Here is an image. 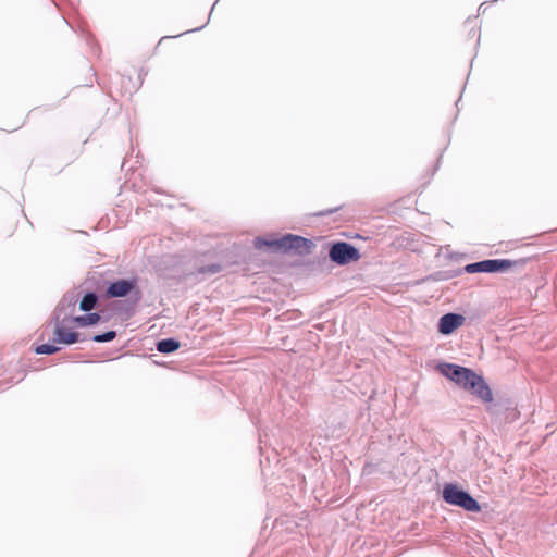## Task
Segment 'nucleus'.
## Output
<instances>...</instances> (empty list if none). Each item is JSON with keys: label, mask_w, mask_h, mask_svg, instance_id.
Wrapping results in <instances>:
<instances>
[{"label": "nucleus", "mask_w": 557, "mask_h": 557, "mask_svg": "<svg viewBox=\"0 0 557 557\" xmlns=\"http://www.w3.org/2000/svg\"><path fill=\"white\" fill-rule=\"evenodd\" d=\"M438 372L458 386L471 391L485 403L493 400L492 392L484 379L469 368L454 363L442 362L437 366Z\"/></svg>", "instance_id": "obj_1"}, {"label": "nucleus", "mask_w": 557, "mask_h": 557, "mask_svg": "<svg viewBox=\"0 0 557 557\" xmlns=\"http://www.w3.org/2000/svg\"><path fill=\"white\" fill-rule=\"evenodd\" d=\"M442 496L447 504L461 507L467 511L479 512L481 510L479 503L456 484H446L443 487Z\"/></svg>", "instance_id": "obj_2"}, {"label": "nucleus", "mask_w": 557, "mask_h": 557, "mask_svg": "<svg viewBox=\"0 0 557 557\" xmlns=\"http://www.w3.org/2000/svg\"><path fill=\"white\" fill-rule=\"evenodd\" d=\"M330 259L339 265L348 264L360 259L359 250L346 242L333 244L329 250Z\"/></svg>", "instance_id": "obj_3"}, {"label": "nucleus", "mask_w": 557, "mask_h": 557, "mask_svg": "<svg viewBox=\"0 0 557 557\" xmlns=\"http://www.w3.org/2000/svg\"><path fill=\"white\" fill-rule=\"evenodd\" d=\"M313 244L305 237L286 234L281 236V253L290 252L299 256H306L311 252Z\"/></svg>", "instance_id": "obj_4"}, {"label": "nucleus", "mask_w": 557, "mask_h": 557, "mask_svg": "<svg viewBox=\"0 0 557 557\" xmlns=\"http://www.w3.org/2000/svg\"><path fill=\"white\" fill-rule=\"evenodd\" d=\"M511 267V261L505 259H488L474 263L467 264L465 271L467 273H494L503 272Z\"/></svg>", "instance_id": "obj_5"}, {"label": "nucleus", "mask_w": 557, "mask_h": 557, "mask_svg": "<svg viewBox=\"0 0 557 557\" xmlns=\"http://www.w3.org/2000/svg\"><path fill=\"white\" fill-rule=\"evenodd\" d=\"M70 319H63L58 322L53 331V341L59 344L71 345L78 342V333L73 331Z\"/></svg>", "instance_id": "obj_6"}, {"label": "nucleus", "mask_w": 557, "mask_h": 557, "mask_svg": "<svg viewBox=\"0 0 557 557\" xmlns=\"http://www.w3.org/2000/svg\"><path fill=\"white\" fill-rule=\"evenodd\" d=\"M465 317L458 313H446L440 318L438 332L449 335L465 323Z\"/></svg>", "instance_id": "obj_7"}, {"label": "nucleus", "mask_w": 557, "mask_h": 557, "mask_svg": "<svg viewBox=\"0 0 557 557\" xmlns=\"http://www.w3.org/2000/svg\"><path fill=\"white\" fill-rule=\"evenodd\" d=\"M136 280H119L107 288L108 297H124L136 288Z\"/></svg>", "instance_id": "obj_8"}, {"label": "nucleus", "mask_w": 557, "mask_h": 557, "mask_svg": "<svg viewBox=\"0 0 557 557\" xmlns=\"http://www.w3.org/2000/svg\"><path fill=\"white\" fill-rule=\"evenodd\" d=\"M100 321V314L98 313H88L85 315H79L70 319V322H73L74 324L78 326H88L97 324Z\"/></svg>", "instance_id": "obj_9"}, {"label": "nucleus", "mask_w": 557, "mask_h": 557, "mask_svg": "<svg viewBox=\"0 0 557 557\" xmlns=\"http://www.w3.org/2000/svg\"><path fill=\"white\" fill-rule=\"evenodd\" d=\"M180 348V343L174 338H166L158 342L157 349L162 354L174 352Z\"/></svg>", "instance_id": "obj_10"}, {"label": "nucleus", "mask_w": 557, "mask_h": 557, "mask_svg": "<svg viewBox=\"0 0 557 557\" xmlns=\"http://www.w3.org/2000/svg\"><path fill=\"white\" fill-rule=\"evenodd\" d=\"M255 247L257 249H270V250H277L278 249V239L272 238V239H263L260 237H257L255 239Z\"/></svg>", "instance_id": "obj_11"}, {"label": "nucleus", "mask_w": 557, "mask_h": 557, "mask_svg": "<svg viewBox=\"0 0 557 557\" xmlns=\"http://www.w3.org/2000/svg\"><path fill=\"white\" fill-rule=\"evenodd\" d=\"M97 300H98V298H97L96 294H94V293L86 294L83 297V299L81 300V304H79L81 310L90 311L91 309L95 308Z\"/></svg>", "instance_id": "obj_12"}, {"label": "nucleus", "mask_w": 557, "mask_h": 557, "mask_svg": "<svg viewBox=\"0 0 557 557\" xmlns=\"http://www.w3.org/2000/svg\"><path fill=\"white\" fill-rule=\"evenodd\" d=\"M59 350V347L50 344H42L36 347L35 352L38 355H52Z\"/></svg>", "instance_id": "obj_13"}, {"label": "nucleus", "mask_w": 557, "mask_h": 557, "mask_svg": "<svg viewBox=\"0 0 557 557\" xmlns=\"http://www.w3.org/2000/svg\"><path fill=\"white\" fill-rule=\"evenodd\" d=\"M115 336H116V333L114 331H109L103 334L96 335L94 337V341L98 342V343L110 342V341L114 339Z\"/></svg>", "instance_id": "obj_14"}, {"label": "nucleus", "mask_w": 557, "mask_h": 557, "mask_svg": "<svg viewBox=\"0 0 557 557\" xmlns=\"http://www.w3.org/2000/svg\"><path fill=\"white\" fill-rule=\"evenodd\" d=\"M221 270H222V267L220 264H210V265L200 268L198 270V272L202 273V274H206V273L214 274V273L220 272Z\"/></svg>", "instance_id": "obj_15"}]
</instances>
